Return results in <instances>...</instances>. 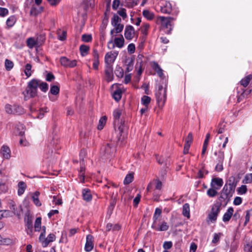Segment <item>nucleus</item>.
<instances>
[{
	"instance_id": "f257e3e1",
	"label": "nucleus",
	"mask_w": 252,
	"mask_h": 252,
	"mask_svg": "<svg viewBox=\"0 0 252 252\" xmlns=\"http://www.w3.org/2000/svg\"><path fill=\"white\" fill-rule=\"evenodd\" d=\"M235 178L231 177L225 183L220 192V196L218 198L220 201L219 202V203H221V204L224 203L226 205L230 201L236 186V183H235Z\"/></svg>"
},
{
	"instance_id": "f03ea898",
	"label": "nucleus",
	"mask_w": 252,
	"mask_h": 252,
	"mask_svg": "<svg viewBox=\"0 0 252 252\" xmlns=\"http://www.w3.org/2000/svg\"><path fill=\"white\" fill-rule=\"evenodd\" d=\"M167 85H165L163 89L162 85H157L156 87L155 95L157 102L159 107H162L166 100Z\"/></svg>"
},
{
	"instance_id": "7ed1b4c3",
	"label": "nucleus",
	"mask_w": 252,
	"mask_h": 252,
	"mask_svg": "<svg viewBox=\"0 0 252 252\" xmlns=\"http://www.w3.org/2000/svg\"><path fill=\"white\" fill-rule=\"evenodd\" d=\"M176 18L172 17H165L159 16L158 20L160 21L161 29L166 34H170L173 29V25L171 22L175 20Z\"/></svg>"
},
{
	"instance_id": "20e7f679",
	"label": "nucleus",
	"mask_w": 252,
	"mask_h": 252,
	"mask_svg": "<svg viewBox=\"0 0 252 252\" xmlns=\"http://www.w3.org/2000/svg\"><path fill=\"white\" fill-rule=\"evenodd\" d=\"M38 82L36 79H32L28 83L27 87L23 94L25 97H34L37 94Z\"/></svg>"
},
{
	"instance_id": "39448f33",
	"label": "nucleus",
	"mask_w": 252,
	"mask_h": 252,
	"mask_svg": "<svg viewBox=\"0 0 252 252\" xmlns=\"http://www.w3.org/2000/svg\"><path fill=\"white\" fill-rule=\"evenodd\" d=\"M221 203L217 202L211 207L210 212L209 213L206 220L208 222H215L217 220L218 216L220 212Z\"/></svg>"
},
{
	"instance_id": "423d86ee",
	"label": "nucleus",
	"mask_w": 252,
	"mask_h": 252,
	"mask_svg": "<svg viewBox=\"0 0 252 252\" xmlns=\"http://www.w3.org/2000/svg\"><path fill=\"white\" fill-rule=\"evenodd\" d=\"M118 53V51L107 52L105 56V65L113 66Z\"/></svg>"
},
{
	"instance_id": "0eeeda50",
	"label": "nucleus",
	"mask_w": 252,
	"mask_h": 252,
	"mask_svg": "<svg viewBox=\"0 0 252 252\" xmlns=\"http://www.w3.org/2000/svg\"><path fill=\"white\" fill-rule=\"evenodd\" d=\"M24 221L26 226V231L28 235H32V217L29 214L26 213L24 218Z\"/></svg>"
},
{
	"instance_id": "6e6552de",
	"label": "nucleus",
	"mask_w": 252,
	"mask_h": 252,
	"mask_svg": "<svg viewBox=\"0 0 252 252\" xmlns=\"http://www.w3.org/2000/svg\"><path fill=\"white\" fill-rule=\"evenodd\" d=\"M61 65L65 67H74L77 65V61L75 60H70L65 57H61L60 59Z\"/></svg>"
},
{
	"instance_id": "1a4fd4ad",
	"label": "nucleus",
	"mask_w": 252,
	"mask_h": 252,
	"mask_svg": "<svg viewBox=\"0 0 252 252\" xmlns=\"http://www.w3.org/2000/svg\"><path fill=\"white\" fill-rule=\"evenodd\" d=\"M94 247V237L92 235H88L86 237V242L85 245V251L87 252H90L93 250Z\"/></svg>"
},
{
	"instance_id": "9d476101",
	"label": "nucleus",
	"mask_w": 252,
	"mask_h": 252,
	"mask_svg": "<svg viewBox=\"0 0 252 252\" xmlns=\"http://www.w3.org/2000/svg\"><path fill=\"white\" fill-rule=\"evenodd\" d=\"M134 34L135 31L133 26L131 25L126 26L124 33L125 37L126 39L128 40H131L134 37Z\"/></svg>"
},
{
	"instance_id": "9b49d317",
	"label": "nucleus",
	"mask_w": 252,
	"mask_h": 252,
	"mask_svg": "<svg viewBox=\"0 0 252 252\" xmlns=\"http://www.w3.org/2000/svg\"><path fill=\"white\" fill-rule=\"evenodd\" d=\"M113 66L105 65V77L107 82H110L113 79Z\"/></svg>"
},
{
	"instance_id": "f8f14e48",
	"label": "nucleus",
	"mask_w": 252,
	"mask_h": 252,
	"mask_svg": "<svg viewBox=\"0 0 252 252\" xmlns=\"http://www.w3.org/2000/svg\"><path fill=\"white\" fill-rule=\"evenodd\" d=\"M223 180L221 178H214L212 179L211 187L216 189H219L223 185Z\"/></svg>"
},
{
	"instance_id": "ddd939ff",
	"label": "nucleus",
	"mask_w": 252,
	"mask_h": 252,
	"mask_svg": "<svg viewBox=\"0 0 252 252\" xmlns=\"http://www.w3.org/2000/svg\"><path fill=\"white\" fill-rule=\"evenodd\" d=\"M123 110L121 108L115 109L113 113L114 117V125L116 126V125L119 124L120 119L122 115Z\"/></svg>"
},
{
	"instance_id": "4468645a",
	"label": "nucleus",
	"mask_w": 252,
	"mask_h": 252,
	"mask_svg": "<svg viewBox=\"0 0 252 252\" xmlns=\"http://www.w3.org/2000/svg\"><path fill=\"white\" fill-rule=\"evenodd\" d=\"M172 11V5L169 2L166 1L160 6V11L164 14H170Z\"/></svg>"
},
{
	"instance_id": "2eb2a0df",
	"label": "nucleus",
	"mask_w": 252,
	"mask_h": 252,
	"mask_svg": "<svg viewBox=\"0 0 252 252\" xmlns=\"http://www.w3.org/2000/svg\"><path fill=\"white\" fill-rule=\"evenodd\" d=\"M155 184V189L158 190H160L162 188V182L158 179H155L152 182H150L147 187V190L150 191L152 188L153 184Z\"/></svg>"
},
{
	"instance_id": "dca6fc26",
	"label": "nucleus",
	"mask_w": 252,
	"mask_h": 252,
	"mask_svg": "<svg viewBox=\"0 0 252 252\" xmlns=\"http://www.w3.org/2000/svg\"><path fill=\"white\" fill-rule=\"evenodd\" d=\"M0 153L4 158L8 159L11 157V151L7 146H2L1 148Z\"/></svg>"
},
{
	"instance_id": "f3484780",
	"label": "nucleus",
	"mask_w": 252,
	"mask_h": 252,
	"mask_svg": "<svg viewBox=\"0 0 252 252\" xmlns=\"http://www.w3.org/2000/svg\"><path fill=\"white\" fill-rule=\"evenodd\" d=\"M82 197L83 199L89 202L92 199V195L91 194V190L89 189H82Z\"/></svg>"
},
{
	"instance_id": "a211bd4d",
	"label": "nucleus",
	"mask_w": 252,
	"mask_h": 252,
	"mask_svg": "<svg viewBox=\"0 0 252 252\" xmlns=\"http://www.w3.org/2000/svg\"><path fill=\"white\" fill-rule=\"evenodd\" d=\"M134 61L131 58H126L125 60V64L126 66V71L129 72L131 71L133 68Z\"/></svg>"
},
{
	"instance_id": "6ab92c4d",
	"label": "nucleus",
	"mask_w": 252,
	"mask_h": 252,
	"mask_svg": "<svg viewBox=\"0 0 252 252\" xmlns=\"http://www.w3.org/2000/svg\"><path fill=\"white\" fill-rule=\"evenodd\" d=\"M233 212L234 210L232 207H230L228 208V209L227 210V211L223 215V216L222 217V220L224 222L228 221L230 220L233 215Z\"/></svg>"
},
{
	"instance_id": "aec40b11",
	"label": "nucleus",
	"mask_w": 252,
	"mask_h": 252,
	"mask_svg": "<svg viewBox=\"0 0 252 252\" xmlns=\"http://www.w3.org/2000/svg\"><path fill=\"white\" fill-rule=\"evenodd\" d=\"M152 228L156 231H163L167 230L169 226L166 222L163 221L160 225L159 227H157L156 225V223H153L152 225Z\"/></svg>"
},
{
	"instance_id": "412c9836",
	"label": "nucleus",
	"mask_w": 252,
	"mask_h": 252,
	"mask_svg": "<svg viewBox=\"0 0 252 252\" xmlns=\"http://www.w3.org/2000/svg\"><path fill=\"white\" fill-rule=\"evenodd\" d=\"M80 168L78 174V178L79 179V181L81 183H84L85 181V167L83 163H80Z\"/></svg>"
},
{
	"instance_id": "4be33fe9",
	"label": "nucleus",
	"mask_w": 252,
	"mask_h": 252,
	"mask_svg": "<svg viewBox=\"0 0 252 252\" xmlns=\"http://www.w3.org/2000/svg\"><path fill=\"white\" fill-rule=\"evenodd\" d=\"M252 80V74H249L247 76L245 77L240 81V84L241 86L244 87V88L247 87L250 81Z\"/></svg>"
},
{
	"instance_id": "5701e85b",
	"label": "nucleus",
	"mask_w": 252,
	"mask_h": 252,
	"mask_svg": "<svg viewBox=\"0 0 252 252\" xmlns=\"http://www.w3.org/2000/svg\"><path fill=\"white\" fill-rule=\"evenodd\" d=\"M101 150L104 153L106 156H109L112 154L114 149H112V147L110 144H107L104 146Z\"/></svg>"
},
{
	"instance_id": "b1692460",
	"label": "nucleus",
	"mask_w": 252,
	"mask_h": 252,
	"mask_svg": "<svg viewBox=\"0 0 252 252\" xmlns=\"http://www.w3.org/2000/svg\"><path fill=\"white\" fill-rule=\"evenodd\" d=\"M18 191L17 193L18 195L20 196L22 195L24 192H25L26 188H27V185L26 184L23 182V181H20L18 183Z\"/></svg>"
},
{
	"instance_id": "393cba45",
	"label": "nucleus",
	"mask_w": 252,
	"mask_h": 252,
	"mask_svg": "<svg viewBox=\"0 0 252 252\" xmlns=\"http://www.w3.org/2000/svg\"><path fill=\"white\" fill-rule=\"evenodd\" d=\"M36 81L38 82V87L42 92L46 93L48 90V84L39 79H36Z\"/></svg>"
},
{
	"instance_id": "a878e982",
	"label": "nucleus",
	"mask_w": 252,
	"mask_h": 252,
	"mask_svg": "<svg viewBox=\"0 0 252 252\" xmlns=\"http://www.w3.org/2000/svg\"><path fill=\"white\" fill-rule=\"evenodd\" d=\"M153 68L157 73L159 77L160 78L163 77V70L157 62H154L153 63Z\"/></svg>"
},
{
	"instance_id": "bb28decb",
	"label": "nucleus",
	"mask_w": 252,
	"mask_h": 252,
	"mask_svg": "<svg viewBox=\"0 0 252 252\" xmlns=\"http://www.w3.org/2000/svg\"><path fill=\"white\" fill-rule=\"evenodd\" d=\"M40 195V192L38 191L34 192L32 195V199L33 203L38 207H39L41 205V203L40 202L38 197Z\"/></svg>"
},
{
	"instance_id": "cd10ccee",
	"label": "nucleus",
	"mask_w": 252,
	"mask_h": 252,
	"mask_svg": "<svg viewBox=\"0 0 252 252\" xmlns=\"http://www.w3.org/2000/svg\"><path fill=\"white\" fill-rule=\"evenodd\" d=\"M121 226L119 224H113L111 223H108L106 226V230L107 231H109L111 230H112L113 231H118L121 229Z\"/></svg>"
},
{
	"instance_id": "c85d7f7f",
	"label": "nucleus",
	"mask_w": 252,
	"mask_h": 252,
	"mask_svg": "<svg viewBox=\"0 0 252 252\" xmlns=\"http://www.w3.org/2000/svg\"><path fill=\"white\" fill-rule=\"evenodd\" d=\"M27 45L30 49H32L33 47L38 48L36 39L34 37H30L28 38L27 40Z\"/></svg>"
},
{
	"instance_id": "c756f323",
	"label": "nucleus",
	"mask_w": 252,
	"mask_h": 252,
	"mask_svg": "<svg viewBox=\"0 0 252 252\" xmlns=\"http://www.w3.org/2000/svg\"><path fill=\"white\" fill-rule=\"evenodd\" d=\"M43 10V7H40L39 8L35 7V6H32L31 7L30 14L31 16L36 17L39 13H40Z\"/></svg>"
},
{
	"instance_id": "7c9ffc66",
	"label": "nucleus",
	"mask_w": 252,
	"mask_h": 252,
	"mask_svg": "<svg viewBox=\"0 0 252 252\" xmlns=\"http://www.w3.org/2000/svg\"><path fill=\"white\" fill-rule=\"evenodd\" d=\"M215 155L217 156L218 157L216 159V162L223 163L224 159V152L219 150L218 152H216Z\"/></svg>"
},
{
	"instance_id": "2f4dec72",
	"label": "nucleus",
	"mask_w": 252,
	"mask_h": 252,
	"mask_svg": "<svg viewBox=\"0 0 252 252\" xmlns=\"http://www.w3.org/2000/svg\"><path fill=\"white\" fill-rule=\"evenodd\" d=\"M35 39L37 43V47H40L45 41L46 36L45 34L37 35Z\"/></svg>"
},
{
	"instance_id": "473e14b6",
	"label": "nucleus",
	"mask_w": 252,
	"mask_h": 252,
	"mask_svg": "<svg viewBox=\"0 0 252 252\" xmlns=\"http://www.w3.org/2000/svg\"><path fill=\"white\" fill-rule=\"evenodd\" d=\"M125 40L122 35L121 37H116L114 39V43L115 45L119 48H121L124 46Z\"/></svg>"
},
{
	"instance_id": "72a5a7b5",
	"label": "nucleus",
	"mask_w": 252,
	"mask_h": 252,
	"mask_svg": "<svg viewBox=\"0 0 252 252\" xmlns=\"http://www.w3.org/2000/svg\"><path fill=\"white\" fill-rule=\"evenodd\" d=\"M182 214L184 216L188 218L190 217V208L189 205L188 203H185L183 206Z\"/></svg>"
},
{
	"instance_id": "f704fd0d",
	"label": "nucleus",
	"mask_w": 252,
	"mask_h": 252,
	"mask_svg": "<svg viewBox=\"0 0 252 252\" xmlns=\"http://www.w3.org/2000/svg\"><path fill=\"white\" fill-rule=\"evenodd\" d=\"M122 91L120 89H118L115 90L112 94L113 98L117 101L118 102L122 98Z\"/></svg>"
},
{
	"instance_id": "c9c22d12",
	"label": "nucleus",
	"mask_w": 252,
	"mask_h": 252,
	"mask_svg": "<svg viewBox=\"0 0 252 252\" xmlns=\"http://www.w3.org/2000/svg\"><path fill=\"white\" fill-rule=\"evenodd\" d=\"M34 231L39 232L41 229V218L38 217L36 219L34 224Z\"/></svg>"
},
{
	"instance_id": "e433bc0d",
	"label": "nucleus",
	"mask_w": 252,
	"mask_h": 252,
	"mask_svg": "<svg viewBox=\"0 0 252 252\" xmlns=\"http://www.w3.org/2000/svg\"><path fill=\"white\" fill-rule=\"evenodd\" d=\"M16 22V19L15 16H10L6 20V26L8 28L12 27Z\"/></svg>"
},
{
	"instance_id": "4c0bfd02",
	"label": "nucleus",
	"mask_w": 252,
	"mask_h": 252,
	"mask_svg": "<svg viewBox=\"0 0 252 252\" xmlns=\"http://www.w3.org/2000/svg\"><path fill=\"white\" fill-rule=\"evenodd\" d=\"M89 47L86 45H81L80 46V52L82 56L84 57L88 54L89 51Z\"/></svg>"
},
{
	"instance_id": "58836bf2",
	"label": "nucleus",
	"mask_w": 252,
	"mask_h": 252,
	"mask_svg": "<svg viewBox=\"0 0 252 252\" xmlns=\"http://www.w3.org/2000/svg\"><path fill=\"white\" fill-rule=\"evenodd\" d=\"M142 14L143 16L149 20H152L154 18V14L148 10H144Z\"/></svg>"
},
{
	"instance_id": "ea45409f",
	"label": "nucleus",
	"mask_w": 252,
	"mask_h": 252,
	"mask_svg": "<svg viewBox=\"0 0 252 252\" xmlns=\"http://www.w3.org/2000/svg\"><path fill=\"white\" fill-rule=\"evenodd\" d=\"M56 236L54 234H49L46 238V240H45V246H44V247H46L50 243L56 240Z\"/></svg>"
},
{
	"instance_id": "a19ab883",
	"label": "nucleus",
	"mask_w": 252,
	"mask_h": 252,
	"mask_svg": "<svg viewBox=\"0 0 252 252\" xmlns=\"http://www.w3.org/2000/svg\"><path fill=\"white\" fill-rule=\"evenodd\" d=\"M107 118L106 116H103L100 118L99 120L98 125L97 126V129L101 130L104 127L106 123Z\"/></svg>"
},
{
	"instance_id": "79ce46f5",
	"label": "nucleus",
	"mask_w": 252,
	"mask_h": 252,
	"mask_svg": "<svg viewBox=\"0 0 252 252\" xmlns=\"http://www.w3.org/2000/svg\"><path fill=\"white\" fill-rule=\"evenodd\" d=\"M115 27V29H113L111 31L110 33L111 34H113L114 31H115V32L116 33H118L122 32L123 29H124V25L121 24H119L118 25H116V26H114Z\"/></svg>"
},
{
	"instance_id": "37998d69",
	"label": "nucleus",
	"mask_w": 252,
	"mask_h": 252,
	"mask_svg": "<svg viewBox=\"0 0 252 252\" xmlns=\"http://www.w3.org/2000/svg\"><path fill=\"white\" fill-rule=\"evenodd\" d=\"M121 22V19L116 14L113 15L112 18L111 19V24L113 26H116V25L120 24Z\"/></svg>"
},
{
	"instance_id": "c03bdc74",
	"label": "nucleus",
	"mask_w": 252,
	"mask_h": 252,
	"mask_svg": "<svg viewBox=\"0 0 252 252\" xmlns=\"http://www.w3.org/2000/svg\"><path fill=\"white\" fill-rule=\"evenodd\" d=\"M32 66L30 63H27L25 65L24 73L27 77L32 75Z\"/></svg>"
},
{
	"instance_id": "a18cd8bd",
	"label": "nucleus",
	"mask_w": 252,
	"mask_h": 252,
	"mask_svg": "<svg viewBox=\"0 0 252 252\" xmlns=\"http://www.w3.org/2000/svg\"><path fill=\"white\" fill-rule=\"evenodd\" d=\"M60 88L56 85H52L51 86L50 93L53 95H56L59 94Z\"/></svg>"
},
{
	"instance_id": "49530a36",
	"label": "nucleus",
	"mask_w": 252,
	"mask_h": 252,
	"mask_svg": "<svg viewBox=\"0 0 252 252\" xmlns=\"http://www.w3.org/2000/svg\"><path fill=\"white\" fill-rule=\"evenodd\" d=\"M133 179V173H129L126 175V177H125L124 181V184L125 185H128L131 183Z\"/></svg>"
},
{
	"instance_id": "de8ad7c7",
	"label": "nucleus",
	"mask_w": 252,
	"mask_h": 252,
	"mask_svg": "<svg viewBox=\"0 0 252 252\" xmlns=\"http://www.w3.org/2000/svg\"><path fill=\"white\" fill-rule=\"evenodd\" d=\"M151 100L150 97L147 95H144L141 98V102L145 107H148V105L151 102Z\"/></svg>"
},
{
	"instance_id": "09e8293b",
	"label": "nucleus",
	"mask_w": 252,
	"mask_h": 252,
	"mask_svg": "<svg viewBox=\"0 0 252 252\" xmlns=\"http://www.w3.org/2000/svg\"><path fill=\"white\" fill-rule=\"evenodd\" d=\"M4 64L5 69L7 71H10L13 67L14 66L13 63L8 59H6L5 60Z\"/></svg>"
},
{
	"instance_id": "8fccbe9b",
	"label": "nucleus",
	"mask_w": 252,
	"mask_h": 252,
	"mask_svg": "<svg viewBox=\"0 0 252 252\" xmlns=\"http://www.w3.org/2000/svg\"><path fill=\"white\" fill-rule=\"evenodd\" d=\"M161 214V210L158 208H157L155 210V213L153 216V223H156L157 220L158 218L160 216Z\"/></svg>"
},
{
	"instance_id": "3c124183",
	"label": "nucleus",
	"mask_w": 252,
	"mask_h": 252,
	"mask_svg": "<svg viewBox=\"0 0 252 252\" xmlns=\"http://www.w3.org/2000/svg\"><path fill=\"white\" fill-rule=\"evenodd\" d=\"M225 124L223 122H220L218 126L217 132L218 134H221L224 132L225 128Z\"/></svg>"
},
{
	"instance_id": "603ef678",
	"label": "nucleus",
	"mask_w": 252,
	"mask_h": 252,
	"mask_svg": "<svg viewBox=\"0 0 252 252\" xmlns=\"http://www.w3.org/2000/svg\"><path fill=\"white\" fill-rule=\"evenodd\" d=\"M1 244H0V245H7V246H8V245H12L13 242V240L9 238H2V237H1Z\"/></svg>"
},
{
	"instance_id": "864d4df0",
	"label": "nucleus",
	"mask_w": 252,
	"mask_h": 252,
	"mask_svg": "<svg viewBox=\"0 0 252 252\" xmlns=\"http://www.w3.org/2000/svg\"><path fill=\"white\" fill-rule=\"evenodd\" d=\"M217 190V189L211 187V188L209 189L207 191V194L210 197H214L216 196L218 194Z\"/></svg>"
},
{
	"instance_id": "5fc2aeb1",
	"label": "nucleus",
	"mask_w": 252,
	"mask_h": 252,
	"mask_svg": "<svg viewBox=\"0 0 252 252\" xmlns=\"http://www.w3.org/2000/svg\"><path fill=\"white\" fill-rule=\"evenodd\" d=\"M115 74L118 77L122 78L124 76L123 69L121 67L117 66L115 70Z\"/></svg>"
},
{
	"instance_id": "6e6d98bb",
	"label": "nucleus",
	"mask_w": 252,
	"mask_h": 252,
	"mask_svg": "<svg viewBox=\"0 0 252 252\" xmlns=\"http://www.w3.org/2000/svg\"><path fill=\"white\" fill-rule=\"evenodd\" d=\"M252 182V173L247 174L244 179L243 183L244 184H250Z\"/></svg>"
},
{
	"instance_id": "4d7b16f0",
	"label": "nucleus",
	"mask_w": 252,
	"mask_h": 252,
	"mask_svg": "<svg viewBox=\"0 0 252 252\" xmlns=\"http://www.w3.org/2000/svg\"><path fill=\"white\" fill-rule=\"evenodd\" d=\"M125 122L123 121L122 120H121V122H119V124L117 125L118 127V130L119 131V134H120V136H122V133L124 132V126Z\"/></svg>"
},
{
	"instance_id": "13d9d810",
	"label": "nucleus",
	"mask_w": 252,
	"mask_h": 252,
	"mask_svg": "<svg viewBox=\"0 0 252 252\" xmlns=\"http://www.w3.org/2000/svg\"><path fill=\"white\" fill-rule=\"evenodd\" d=\"M222 235L221 233H215L214 234L213 238L212 243L213 244H217L220 241V237Z\"/></svg>"
},
{
	"instance_id": "bf43d9fd",
	"label": "nucleus",
	"mask_w": 252,
	"mask_h": 252,
	"mask_svg": "<svg viewBox=\"0 0 252 252\" xmlns=\"http://www.w3.org/2000/svg\"><path fill=\"white\" fill-rule=\"evenodd\" d=\"M92 40L91 34H84L82 35V40L85 42H91Z\"/></svg>"
},
{
	"instance_id": "052dcab7",
	"label": "nucleus",
	"mask_w": 252,
	"mask_h": 252,
	"mask_svg": "<svg viewBox=\"0 0 252 252\" xmlns=\"http://www.w3.org/2000/svg\"><path fill=\"white\" fill-rule=\"evenodd\" d=\"M118 14L121 16L124 20L127 17V14L126 13V9L124 8H121L117 11Z\"/></svg>"
},
{
	"instance_id": "680f3d73",
	"label": "nucleus",
	"mask_w": 252,
	"mask_h": 252,
	"mask_svg": "<svg viewBox=\"0 0 252 252\" xmlns=\"http://www.w3.org/2000/svg\"><path fill=\"white\" fill-rule=\"evenodd\" d=\"M244 251L245 252H252V241L244 245Z\"/></svg>"
},
{
	"instance_id": "e2e57ef3",
	"label": "nucleus",
	"mask_w": 252,
	"mask_h": 252,
	"mask_svg": "<svg viewBox=\"0 0 252 252\" xmlns=\"http://www.w3.org/2000/svg\"><path fill=\"white\" fill-rule=\"evenodd\" d=\"M247 191V186L246 185H242L238 189V193L239 194H244L246 193Z\"/></svg>"
},
{
	"instance_id": "0e129e2a",
	"label": "nucleus",
	"mask_w": 252,
	"mask_h": 252,
	"mask_svg": "<svg viewBox=\"0 0 252 252\" xmlns=\"http://www.w3.org/2000/svg\"><path fill=\"white\" fill-rule=\"evenodd\" d=\"M150 28V25L148 24H145L141 28V32L143 34L146 35L148 33V31Z\"/></svg>"
},
{
	"instance_id": "69168bd1",
	"label": "nucleus",
	"mask_w": 252,
	"mask_h": 252,
	"mask_svg": "<svg viewBox=\"0 0 252 252\" xmlns=\"http://www.w3.org/2000/svg\"><path fill=\"white\" fill-rule=\"evenodd\" d=\"M6 113L9 114H12L13 113L12 106L9 104H6L4 107Z\"/></svg>"
},
{
	"instance_id": "338daca9",
	"label": "nucleus",
	"mask_w": 252,
	"mask_h": 252,
	"mask_svg": "<svg viewBox=\"0 0 252 252\" xmlns=\"http://www.w3.org/2000/svg\"><path fill=\"white\" fill-rule=\"evenodd\" d=\"M58 39L61 41H63L66 39V31H62V33L60 34L58 32Z\"/></svg>"
},
{
	"instance_id": "774afa93",
	"label": "nucleus",
	"mask_w": 252,
	"mask_h": 252,
	"mask_svg": "<svg viewBox=\"0 0 252 252\" xmlns=\"http://www.w3.org/2000/svg\"><path fill=\"white\" fill-rule=\"evenodd\" d=\"M135 50V46L133 43H130L128 45L127 51L130 54H133Z\"/></svg>"
}]
</instances>
